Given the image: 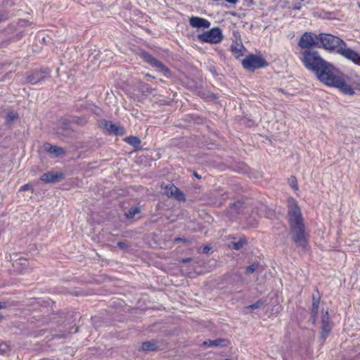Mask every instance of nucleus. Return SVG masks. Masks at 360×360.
Listing matches in <instances>:
<instances>
[{
  "label": "nucleus",
  "mask_w": 360,
  "mask_h": 360,
  "mask_svg": "<svg viewBox=\"0 0 360 360\" xmlns=\"http://www.w3.org/2000/svg\"><path fill=\"white\" fill-rule=\"evenodd\" d=\"M288 208L291 239L297 248L305 250L309 245V235L306 231L301 210L293 198L288 200Z\"/></svg>",
  "instance_id": "f257e3e1"
},
{
  "label": "nucleus",
  "mask_w": 360,
  "mask_h": 360,
  "mask_svg": "<svg viewBox=\"0 0 360 360\" xmlns=\"http://www.w3.org/2000/svg\"><path fill=\"white\" fill-rule=\"evenodd\" d=\"M301 61L304 66L314 73L319 81L324 83L333 72H337L333 65L325 60L315 50H304L302 52Z\"/></svg>",
  "instance_id": "f03ea898"
},
{
  "label": "nucleus",
  "mask_w": 360,
  "mask_h": 360,
  "mask_svg": "<svg viewBox=\"0 0 360 360\" xmlns=\"http://www.w3.org/2000/svg\"><path fill=\"white\" fill-rule=\"evenodd\" d=\"M319 47L326 50L339 53L342 46H345V42L338 37L327 33L319 34Z\"/></svg>",
  "instance_id": "7ed1b4c3"
},
{
  "label": "nucleus",
  "mask_w": 360,
  "mask_h": 360,
  "mask_svg": "<svg viewBox=\"0 0 360 360\" xmlns=\"http://www.w3.org/2000/svg\"><path fill=\"white\" fill-rule=\"evenodd\" d=\"M335 72H333L323 84L329 86L339 89L344 94L349 96L354 95V89L347 84L342 77L336 75Z\"/></svg>",
  "instance_id": "20e7f679"
},
{
  "label": "nucleus",
  "mask_w": 360,
  "mask_h": 360,
  "mask_svg": "<svg viewBox=\"0 0 360 360\" xmlns=\"http://www.w3.org/2000/svg\"><path fill=\"white\" fill-rule=\"evenodd\" d=\"M242 65L245 69L253 72L255 70L267 67L269 63L260 56L250 54L242 60Z\"/></svg>",
  "instance_id": "39448f33"
},
{
  "label": "nucleus",
  "mask_w": 360,
  "mask_h": 360,
  "mask_svg": "<svg viewBox=\"0 0 360 360\" xmlns=\"http://www.w3.org/2000/svg\"><path fill=\"white\" fill-rule=\"evenodd\" d=\"M198 40L204 43L218 44L223 39L221 30L218 27H213L209 31L199 34L197 36Z\"/></svg>",
  "instance_id": "423d86ee"
},
{
  "label": "nucleus",
  "mask_w": 360,
  "mask_h": 360,
  "mask_svg": "<svg viewBox=\"0 0 360 360\" xmlns=\"http://www.w3.org/2000/svg\"><path fill=\"white\" fill-rule=\"evenodd\" d=\"M140 56L146 63L153 68H156L158 71L162 72L165 76L167 77H171V71L169 69L152 55L146 51H142Z\"/></svg>",
  "instance_id": "0eeeda50"
},
{
  "label": "nucleus",
  "mask_w": 360,
  "mask_h": 360,
  "mask_svg": "<svg viewBox=\"0 0 360 360\" xmlns=\"http://www.w3.org/2000/svg\"><path fill=\"white\" fill-rule=\"evenodd\" d=\"M319 34L311 32H305L300 38L298 46L302 49L311 50L312 47H319Z\"/></svg>",
  "instance_id": "6e6552de"
},
{
  "label": "nucleus",
  "mask_w": 360,
  "mask_h": 360,
  "mask_svg": "<svg viewBox=\"0 0 360 360\" xmlns=\"http://www.w3.org/2000/svg\"><path fill=\"white\" fill-rule=\"evenodd\" d=\"M51 71L49 68L35 70L25 78V83L36 84L50 77Z\"/></svg>",
  "instance_id": "1a4fd4ad"
},
{
  "label": "nucleus",
  "mask_w": 360,
  "mask_h": 360,
  "mask_svg": "<svg viewBox=\"0 0 360 360\" xmlns=\"http://www.w3.org/2000/svg\"><path fill=\"white\" fill-rule=\"evenodd\" d=\"M245 209V206L244 202L238 200L230 203L227 209L224 211V214L227 217L233 219L238 214L243 213Z\"/></svg>",
  "instance_id": "9d476101"
},
{
  "label": "nucleus",
  "mask_w": 360,
  "mask_h": 360,
  "mask_svg": "<svg viewBox=\"0 0 360 360\" xmlns=\"http://www.w3.org/2000/svg\"><path fill=\"white\" fill-rule=\"evenodd\" d=\"M99 125L102 128L105 129L107 133L109 134L122 136L125 133V129L124 127L113 124L112 122L106 120H101L99 121Z\"/></svg>",
  "instance_id": "9b49d317"
},
{
  "label": "nucleus",
  "mask_w": 360,
  "mask_h": 360,
  "mask_svg": "<svg viewBox=\"0 0 360 360\" xmlns=\"http://www.w3.org/2000/svg\"><path fill=\"white\" fill-rule=\"evenodd\" d=\"M164 194L168 198H173L180 202L186 201L184 193L172 184L165 186L164 188Z\"/></svg>",
  "instance_id": "f8f14e48"
},
{
  "label": "nucleus",
  "mask_w": 360,
  "mask_h": 360,
  "mask_svg": "<svg viewBox=\"0 0 360 360\" xmlns=\"http://www.w3.org/2000/svg\"><path fill=\"white\" fill-rule=\"evenodd\" d=\"M338 54L353 62L354 64L360 65V54L351 48L347 47L346 43L345 46H342V48L340 49Z\"/></svg>",
  "instance_id": "ddd939ff"
},
{
  "label": "nucleus",
  "mask_w": 360,
  "mask_h": 360,
  "mask_svg": "<svg viewBox=\"0 0 360 360\" xmlns=\"http://www.w3.org/2000/svg\"><path fill=\"white\" fill-rule=\"evenodd\" d=\"M64 178L65 174L63 172H49L43 174L39 179L44 183L50 184L59 182Z\"/></svg>",
  "instance_id": "4468645a"
},
{
  "label": "nucleus",
  "mask_w": 360,
  "mask_h": 360,
  "mask_svg": "<svg viewBox=\"0 0 360 360\" xmlns=\"http://www.w3.org/2000/svg\"><path fill=\"white\" fill-rule=\"evenodd\" d=\"M189 24L191 27L195 28L207 29L210 27V22L207 19L198 17L192 16L189 18Z\"/></svg>",
  "instance_id": "2eb2a0df"
},
{
  "label": "nucleus",
  "mask_w": 360,
  "mask_h": 360,
  "mask_svg": "<svg viewBox=\"0 0 360 360\" xmlns=\"http://www.w3.org/2000/svg\"><path fill=\"white\" fill-rule=\"evenodd\" d=\"M213 195L215 198L214 204L217 207L222 206L225 201L229 198V193L227 191H224L222 188H220L214 191Z\"/></svg>",
  "instance_id": "dca6fc26"
},
{
  "label": "nucleus",
  "mask_w": 360,
  "mask_h": 360,
  "mask_svg": "<svg viewBox=\"0 0 360 360\" xmlns=\"http://www.w3.org/2000/svg\"><path fill=\"white\" fill-rule=\"evenodd\" d=\"M44 150L49 154H52L56 157H61L65 154V150L63 148L57 146H53L46 143L44 146Z\"/></svg>",
  "instance_id": "f3484780"
},
{
  "label": "nucleus",
  "mask_w": 360,
  "mask_h": 360,
  "mask_svg": "<svg viewBox=\"0 0 360 360\" xmlns=\"http://www.w3.org/2000/svg\"><path fill=\"white\" fill-rule=\"evenodd\" d=\"M229 341L226 339L219 338L214 340H207L203 342V345L208 347H224L226 346Z\"/></svg>",
  "instance_id": "a211bd4d"
},
{
  "label": "nucleus",
  "mask_w": 360,
  "mask_h": 360,
  "mask_svg": "<svg viewBox=\"0 0 360 360\" xmlns=\"http://www.w3.org/2000/svg\"><path fill=\"white\" fill-rule=\"evenodd\" d=\"M231 49L237 58L243 55V51L245 50V47L242 44L236 43V44H232Z\"/></svg>",
  "instance_id": "6ab92c4d"
},
{
  "label": "nucleus",
  "mask_w": 360,
  "mask_h": 360,
  "mask_svg": "<svg viewBox=\"0 0 360 360\" xmlns=\"http://www.w3.org/2000/svg\"><path fill=\"white\" fill-rule=\"evenodd\" d=\"M317 297H316L314 295L312 296V308H311V313L313 315L316 316L318 314L319 303H320V299L321 296L319 295V291H317Z\"/></svg>",
  "instance_id": "aec40b11"
},
{
  "label": "nucleus",
  "mask_w": 360,
  "mask_h": 360,
  "mask_svg": "<svg viewBox=\"0 0 360 360\" xmlns=\"http://www.w3.org/2000/svg\"><path fill=\"white\" fill-rule=\"evenodd\" d=\"M247 240L245 237L240 238L238 241L236 242H231L229 247H231L232 249L235 250H240L242 249L245 245H247Z\"/></svg>",
  "instance_id": "412c9836"
},
{
  "label": "nucleus",
  "mask_w": 360,
  "mask_h": 360,
  "mask_svg": "<svg viewBox=\"0 0 360 360\" xmlns=\"http://www.w3.org/2000/svg\"><path fill=\"white\" fill-rule=\"evenodd\" d=\"M141 349L143 351L152 352L156 351L158 349V347L155 341H146L143 342Z\"/></svg>",
  "instance_id": "4be33fe9"
},
{
  "label": "nucleus",
  "mask_w": 360,
  "mask_h": 360,
  "mask_svg": "<svg viewBox=\"0 0 360 360\" xmlns=\"http://www.w3.org/2000/svg\"><path fill=\"white\" fill-rule=\"evenodd\" d=\"M124 141L128 144L132 146L134 148L139 147L141 144V140L139 137L135 136H130L124 139Z\"/></svg>",
  "instance_id": "5701e85b"
},
{
  "label": "nucleus",
  "mask_w": 360,
  "mask_h": 360,
  "mask_svg": "<svg viewBox=\"0 0 360 360\" xmlns=\"http://www.w3.org/2000/svg\"><path fill=\"white\" fill-rule=\"evenodd\" d=\"M141 212V209L139 206L131 207L127 212L124 213V216L128 219H131L136 214Z\"/></svg>",
  "instance_id": "b1692460"
},
{
  "label": "nucleus",
  "mask_w": 360,
  "mask_h": 360,
  "mask_svg": "<svg viewBox=\"0 0 360 360\" xmlns=\"http://www.w3.org/2000/svg\"><path fill=\"white\" fill-rule=\"evenodd\" d=\"M18 118L19 116L16 112L11 111L6 116V124L10 125Z\"/></svg>",
  "instance_id": "393cba45"
},
{
  "label": "nucleus",
  "mask_w": 360,
  "mask_h": 360,
  "mask_svg": "<svg viewBox=\"0 0 360 360\" xmlns=\"http://www.w3.org/2000/svg\"><path fill=\"white\" fill-rule=\"evenodd\" d=\"M330 323H321V338L324 340L330 332Z\"/></svg>",
  "instance_id": "a878e982"
},
{
  "label": "nucleus",
  "mask_w": 360,
  "mask_h": 360,
  "mask_svg": "<svg viewBox=\"0 0 360 360\" xmlns=\"http://www.w3.org/2000/svg\"><path fill=\"white\" fill-rule=\"evenodd\" d=\"M11 351V347L7 342H2L0 343V354L8 355Z\"/></svg>",
  "instance_id": "bb28decb"
},
{
  "label": "nucleus",
  "mask_w": 360,
  "mask_h": 360,
  "mask_svg": "<svg viewBox=\"0 0 360 360\" xmlns=\"http://www.w3.org/2000/svg\"><path fill=\"white\" fill-rule=\"evenodd\" d=\"M262 212H264V217L268 219H273L274 218L276 217L275 211L271 208L265 207L264 210H262Z\"/></svg>",
  "instance_id": "cd10ccee"
},
{
  "label": "nucleus",
  "mask_w": 360,
  "mask_h": 360,
  "mask_svg": "<svg viewBox=\"0 0 360 360\" xmlns=\"http://www.w3.org/2000/svg\"><path fill=\"white\" fill-rule=\"evenodd\" d=\"M259 266V264L257 262L253 263V264L249 265L248 266L246 267V270H245L246 274H252L258 268Z\"/></svg>",
  "instance_id": "c85d7f7f"
},
{
  "label": "nucleus",
  "mask_w": 360,
  "mask_h": 360,
  "mask_svg": "<svg viewBox=\"0 0 360 360\" xmlns=\"http://www.w3.org/2000/svg\"><path fill=\"white\" fill-rule=\"evenodd\" d=\"M72 122L75 123L79 125H84L86 124V120L84 117H73L72 120Z\"/></svg>",
  "instance_id": "c756f323"
},
{
  "label": "nucleus",
  "mask_w": 360,
  "mask_h": 360,
  "mask_svg": "<svg viewBox=\"0 0 360 360\" xmlns=\"http://www.w3.org/2000/svg\"><path fill=\"white\" fill-rule=\"evenodd\" d=\"M289 184L292 188L295 190L298 189L297 181L295 176H291V178L289 179Z\"/></svg>",
  "instance_id": "7c9ffc66"
},
{
  "label": "nucleus",
  "mask_w": 360,
  "mask_h": 360,
  "mask_svg": "<svg viewBox=\"0 0 360 360\" xmlns=\"http://www.w3.org/2000/svg\"><path fill=\"white\" fill-rule=\"evenodd\" d=\"M263 304H264V302L261 300H259L256 302L249 305L248 307V308L251 309H256L259 308L261 306H262Z\"/></svg>",
  "instance_id": "2f4dec72"
},
{
  "label": "nucleus",
  "mask_w": 360,
  "mask_h": 360,
  "mask_svg": "<svg viewBox=\"0 0 360 360\" xmlns=\"http://www.w3.org/2000/svg\"><path fill=\"white\" fill-rule=\"evenodd\" d=\"M27 190H32L33 192L32 186L29 184H26L20 188V191H25Z\"/></svg>",
  "instance_id": "473e14b6"
},
{
  "label": "nucleus",
  "mask_w": 360,
  "mask_h": 360,
  "mask_svg": "<svg viewBox=\"0 0 360 360\" xmlns=\"http://www.w3.org/2000/svg\"><path fill=\"white\" fill-rule=\"evenodd\" d=\"M321 323H329V316L327 311L326 314L322 316Z\"/></svg>",
  "instance_id": "72a5a7b5"
},
{
  "label": "nucleus",
  "mask_w": 360,
  "mask_h": 360,
  "mask_svg": "<svg viewBox=\"0 0 360 360\" xmlns=\"http://www.w3.org/2000/svg\"><path fill=\"white\" fill-rule=\"evenodd\" d=\"M117 247L121 249H127L129 245L124 241H120L117 243Z\"/></svg>",
  "instance_id": "f704fd0d"
},
{
  "label": "nucleus",
  "mask_w": 360,
  "mask_h": 360,
  "mask_svg": "<svg viewBox=\"0 0 360 360\" xmlns=\"http://www.w3.org/2000/svg\"><path fill=\"white\" fill-rule=\"evenodd\" d=\"M210 250V248L208 247V246H205L203 248H202V252L204 253H207Z\"/></svg>",
  "instance_id": "c9c22d12"
},
{
  "label": "nucleus",
  "mask_w": 360,
  "mask_h": 360,
  "mask_svg": "<svg viewBox=\"0 0 360 360\" xmlns=\"http://www.w3.org/2000/svg\"><path fill=\"white\" fill-rule=\"evenodd\" d=\"M193 176H194L196 179H201V176H200V175H199L196 172L193 171Z\"/></svg>",
  "instance_id": "e433bc0d"
},
{
  "label": "nucleus",
  "mask_w": 360,
  "mask_h": 360,
  "mask_svg": "<svg viewBox=\"0 0 360 360\" xmlns=\"http://www.w3.org/2000/svg\"><path fill=\"white\" fill-rule=\"evenodd\" d=\"M6 307V303L0 302V309H4Z\"/></svg>",
  "instance_id": "4c0bfd02"
},
{
  "label": "nucleus",
  "mask_w": 360,
  "mask_h": 360,
  "mask_svg": "<svg viewBox=\"0 0 360 360\" xmlns=\"http://www.w3.org/2000/svg\"><path fill=\"white\" fill-rule=\"evenodd\" d=\"M227 2L230 3V4H236L238 2V0H226Z\"/></svg>",
  "instance_id": "58836bf2"
},
{
  "label": "nucleus",
  "mask_w": 360,
  "mask_h": 360,
  "mask_svg": "<svg viewBox=\"0 0 360 360\" xmlns=\"http://www.w3.org/2000/svg\"><path fill=\"white\" fill-rule=\"evenodd\" d=\"M191 260V258H185V259H182V262H183V263H186V262H190Z\"/></svg>",
  "instance_id": "ea45409f"
},
{
  "label": "nucleus",
  "mask_w": 360,
  "mask_h": 360,
  "mask_svg": "<svg viewBox=\"0 0 360 360\" xmlns=\"http://www.w3.org/2000/svg\"><path fill=\"white\" fill-rule=\"evenodd\" d=\"M3 19H4V15L3 14H0V22L1 20H3Z\"/></svg>",
  "instance_id": "a19ab883"
},
{
  "label": "nucleus",
  "mask_w": 360,
  "mask_h": 360,
  "mask_svg": "<svg viewBox=\"0 0 360 360\" xmlns=\"http://www.w3.org/2000/svg\"><path fill=\"white\" fill-rule=\"evenodd\" d=\"M295 9H300V8L298 6H296L295 7Z\"/></svg>",
  "instance_id": "79ce46f5"
},
{
  "label": "nucleus",
  "mask_w": 360,
  "mask_h": 360,
  "mask_svg": "<svg viewBox=\"0 0 360 360\" xmlns=\"http://www.w3.org/2000/svg\"><path fill=\"white\" fill-rule=\"evenodd\" d=\"M146 77H148V78L151 77V76L150 75H146Z\"/></svg>",
  "instance_id": "37998d69"
},
{
  "label": "nucleus",
  "mask_w": 360,
  "mask_h": 360,
  "mask_svg": "<svg viewBox=\"0 0 360 360\" xmlns=\"http://www.w3.org/2000/svg\"><path fill=\"white\" fill-rule=\"evenodd\" d=\"M3 319V316L0 315V320Z\"/></svg>",
  "instance_id": "c03bdc74"
},
{
  "label": "nucleus",
  "mask_w": 360,
  "mask_h": 360,
  "mask_svg": "<svg viewBox=\"0 0 360 360\" xmlns=\"http://www.w3.org/2000/svg\"><path fill=\"white\" fill-rule=\"evenodd\" d=\"M358 89L360 90V84L358 85Z\"/></svg>",
  "instance_id": "a18cd8bd"
},
{
  "label": "nucleus",
  "mask_w": 360,
  "mask_h": 360,
  "mask_svg": "<svg viewBox=\"0 0 360 360\" xmlns=\"http://www.w3.org/2000/svg\"><path fill=\"white\" fill-rule=\"evenodd\" d=\"M176 240H181V238H176Z\"/></svg>",
  "instance_id": "49530a36"
},
{
  "label": "nucleus",
  "mask_w": 360,
  "mask_h": 360,
  "mask_svg": "<svg viewBox=\"0 0 360 360\" xmlns=\"http://www.w3.org/2000/svg\"><path fill=\"white\" fill-rule=\"evenodd\" d=\"M224 360H231V359H224Z\"/></svg>",
  "instance_id": "de8ad7c7"
}]
</instances>
